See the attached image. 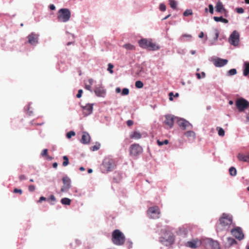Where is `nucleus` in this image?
<instances>
[{
  "instance_id": "obj_31",
  "label": "nucleus",
  "mask_w": 249,
  "mask_h": 249,
  "mask_svg": "<svg viewBox=\"0 0 249 249\" xmlns=\"http://www.w3.org/2000/svg\"><path fill=\"white\" fill-rule=\"evenodd\" d=\"M191 37H192V36L191 35H188L186 34H184V35H182V36L181 37V40L182 41H186L190 40L191 39Z\"/></svg>"
},
{
  "instance_id": "obj_24",
  "label": "nucleus",
  "mask_w": 249,
  "mask_h": 249,
  "mask_svg": "<svg viewBox=\"0 0 249 249\" xmlns=\"http://www.w3.org/2000/svg\"><path fill=\"white\" fill-rule=\"evenodd\" d=\"M184 135L188 139L193 140L196 139V133L193 131H188L184 133Z\"/></svg>"
},
{
  "instance_id": "obj_8",
  "label": "nucleus",
  "mask_w": 249,
  "mask_h": 249,
  "mask_svg": "<svg viewBox=\"0 0 249 249\" xmlns=\"http://www.w3.org/2000/svg\"><path fill=\"white\" fill-rule=\"evenodd\" d=\"M240 35L239 32H232L229 38V42L231 45L236 47L239 45Z\"/></svg>"
},
{
  "instance_id": "obj_42",
  "label": "nucleus",
  "mask_w": 249,
  "mask_h": 249,
  "mask_svg": "<svg viewBox=\"0 0 249 249\" xmlns=\"http://www.w3.org/2000/svg\"><path fill=\"white\" fill-rule=\"evenodd\" d=\"M218 128V135L220 136H224L225 135V131L222 128L219 127Z\"/></svg>"
},
{
  "instance_id": "obj_35",
  "label": "nucleus",
  "mask_w": 249,
  "mask_h": 249,
  "mask_svg": "<svg viewBox=\"0 0 249 249\" xmlns=\"http://www.w3.org/2000/svg\"><path fill=\"white\" fill-rule=\"evenodd\" d=\"M124 47L127 50H133L135 49V47L130 44H126L124 45Z\"/></svg>"
},
{
  "instance_id": "obj_53",
  "label": "nucleus",
  "mask_w": 249,
  "mask_h": 249,
  "mask_svg": "<svg viewBox=\"0 0 249 249\" xmlns=\"http://www.w3.org/2000/svg\"><path fill=\"white\" fill-rule=\"evenodd\" d=\"M236 11L238 13L242 14L244 12V10L242 8H236Z\"/></svg>"
},
{
  "instance_id": "obj_16",
  "label": "nucleus",
  "mask_w": 249,
  "mask_h": 249,
  "mask_svg": "<svg viewBox=\"0 0 249 249\" xmlns=\"http://www.w3.org/2000/svg\"><path fill=\"white\" fill-rule=\"evenodd\" d=\"M174 119V117L171 115H166L164 123L166 125H168L169 128H171L173 126Z\"/></svg>"
},
{
  "instance_id": "obj_20",
  "label": "nucleus",
  "mask_w": 249,
  "mask_h": 249,
  "mask_svg": "<svg viewBox=\"0 0 249 249\" xmlns=\"http://www.w3.org/2000/svg\"><path fill=\"white\" fill-rule=\"evenodd\" d=\"M96 95L99 97H104L106 95V90L102 87L96 88L94 90Z\"/></svg>"
},
{
  "instance_id": "obj_21",
  "label": "nucleus",
  "mask_w": 249,
  "mask_h": 249,
  "mask_svg": "<svg viewBox=\"0 0 249 249\" xmlns=\"http://www.w3.org/2000/svg\"><path fill=\"white\" fill-rule=\"evenodd\" d=\"M237 158L240 161L249 162V153L247 154L239 153Z\"/></svg>"
},
{
  "instance_id": "obj_47",
  "label": "nucleus",
  "mask_w": 249,
  "mask_h": 249,
  "mask_svg": "<svg viewBox=\"0 0 249 249\" xmlns=\"http://www.w3.org/2000/svg\"><path fill=\"white\" fill-rule=\"evenodd\" d=\"M41 156L42 157L47 156H48V149H44L41 152Z\"/></svg>"
},
{
  "instance_id": "obj_22",
  "label": "nucleus",
  "mask_w": 249,
  "mask_h": 249,
  "mask_svg": "<svg viewBox=\"0 0 249 249\" xmlns=\"http://www.w3.org/2000/svg\"><path fill=\"white\" fill-rule=\"evenodd\" d=\"M90 137L88 133L84 132L81 140V142L84 144L88 143L90 141Z\"/></svg>"
},
{
  "instance_id": "obj_48",
  "label": "nucleus",
  "mask_w": 249,
  "mask_h": 249,
  "mask_svg": "<svg viewBox=\"0 0 249 249\" xmlns=\"http://www.w3.org/2000/svg\"><path fill=\"white\" fill-rule=\"evenodd\" d=\"M160 9L161 11H164L166 10V5L163 3H161L160 5Z\"/></svg>"
},
{
  "instance_id": "obj_9",
  "label": "nucleus",
  "mask_w": 249,
  "mask_h": 249,
  "mask_svg": "<svg viewBox=\"0 0 249 249\" xmlns=\"http://www.w3.org/2000/svg\"><path fill=\"white\" fill-rule=\"evenodd\" d=\"M148 213L153 219H158L160 217V210L158 206H154L149 208L148 210Z\"/></svg>"
},
{
  "instance_id": "obj_54",
  "label": "nucleus",
  "mask_w": 249,
  "mask_h": 249,
  "mask_svg": "<svg viewBox=\"0 0 249 249\" xmlns=\"http://www.w3.org/2000/svg\"><path fill=\"white\" fill-rule=\"evenodd\" d=\"M126 124L128 126H130L133 124V122L132 120H128L126 122Z\"/></svg>"
},
{
  "instance_id": "obj_29",
  "label": "nucleus",
  "mask_w": 249,
  "mask_h": 249,
  "mask_svg": "<svg viewBox=\"0 0 249 249\" xmlns=\"http://www.w3.org/2000/svg\"><path fill=\"white\" fill-rule=\"evenodd\" d=\"M228 242L230 245V246H233V245L237 244V241L231 237H229L227 239Z\"/></svg>"
},
{
  "instance_id": "obj_64",
  "label": "nucleus",
  "mask_w": 249,
  "mask_h": 249,
  "mask_svg": "<svg viewBox=\"0 0 249 249\" xmlns=\"http://www.w3.org/2000/svg\"><path fill=\"white\" fill-rule=\"evenodd\" d=\"M88 172L89 173H91L92 172V170L91 169H89L88 170Z\"/></svg>"
},
{
  "instance_id": "obj_14",
  "label": "nucleus",
  "mask_w": 249,
  "mask_h": 249,
  "mask_svg": "<svg viewBox=\"0 0 249 249\" xmlns=\"http://www.w3.org/2000/svg\"><path fill=\"white\" fill-rule=\"evenodd\" d=\"M201 244V242L198 239H194L192 241H188L186 243V246L191 248L196 249L200 246Z\"/></svg>"
},
{
  "instance_id": "obj_25",
  "label": "nucleus",
  "mask_w": 249,
  "mask_h": 249,
  "mask_svg": "<svg viewBox=\"0 0 249 249\" xmlns=\"http://www.w3.org/2000/svg\"><path fill=\"white\" fill-rule=\"evenodd\" d=\"M243 74L247 76L249 74V62H245L244 64Z\"/></svg>"
},
{
  "instance_id": "obj_58",
  "label": "nucleus",
  "mask_w": 249,
  "mask_h": 249,
  "mask_svg": "<svg viewBox=\"0 0 249 249\" xmlns=\"http://www.w3.org/2000/svg\"><path fill=\"white\" fill-rule=\"evenodd\" d=\"M49 7L51 10H54L55 9V7L53 4H51Z\"/></svg>"
},
{
  "instance_id": "obj_63",
  "label": "nucleus",
  "mask_w": 249,
  "mask_h": 249,
  "mask_svg": "<svg viewBox=\"0 0 249 249\" xmlns=\"http://www.w3.org/2000/svg\"><path fill=\"white\" fill-rule=\"evenodd\" d=\"M79 170L81 171H83L85 170V168L83 167H80Z\"/></svg>"
},
{
  "instance_id": "obj_6",
  "label": "nucleus",
  "mask_w": 249,
  "mask_h": 249,
  "mask_svg": "<svg viewBox=\"0 0 249 249\" xmlns=\"http://www.w3.org/2000/svg\"><path fill=\"white\" fill-rule=\"evenodd\" d=\"M71 17V12L68 9L62 8L58 11L57 19L59 21L65 22L68 21Z\"/></svg>"
},
{
  "instance_id": "obj_40",
  "label": "nucleus",
  "mask_w": 249,
  "mask_h": 249,
  "mask_svg": "<svg viewBox=\"0 0 249 249\" xmlns=\"http://www.w3.org/2000/svg\"><path fill=\"white\" fill-rule=\"evenodd\" d=\"M114 67V66L111 64V63H109L108 64V68H107V71L110 73H113V71L112 70L113 68Z\"/></svg>"
},
{
  "instance_id": "obj_19",
  "label": "nucleus",
  "mask_w": 249,
  "mask_h": 249,
  "mask_svg": "<svg viewBox=\"0 0 249 249\" xmlns=\"http://www.w3.org/2000/svg\"><path fill=\"white\" fill-rule=\"evenodd\" d=\"M207 243L211 247L212 249H220V245L219 243L215 240L211 239L207 240Z\"/></svg>"
},
{
  "instance_id": "obj_52",
  "label": "nucleus",
  "mask_w": 249,
  "mask_h": 249,
  "mask_svg": "<svg viewBox=\"0 0 249 249\" xmlns=\"http://www.w3.org/2000/svg\"><path fill=\"white\" fill-rule=\"evenodd\" d=\"M14 193H19V194H21L22 193V191L21 189H18L17 188H15L14 190Z\"/></svg>"
},
{
  "instance_id": "obj_59",
  "label": "nucleus",
  "mask_w": 249,
  "mask_h": 249,
  "mask_svg": "<svg viewBox=\"0 0 249 249\" xmlns=\"http://www.w3.org/2000/svg\"><path fill=\"white\" fill-rule=\"evenodd\" d=\"M57 162H54L53 164V167L54 168H56L57 167Z\"/></svg>"
},
{
  "instance_id": "obj_27",
  "label": "nucleus",
  "mask_w": 249,
  "mask_h": 249,
  "mask_svg": "<svg viewBox=\"0 0 249 249\" xmlns=\"http://www.w3.org/2000/svg\"><path fill=\"white\" fill-rule=\"evenodd\" d=\"M61 202L63 205H69L71 204V200L68 198L65 197L61 199Z\"/></svg>"
},
{
  "instance_id": "obj_4",
  "label": "nucleus",
  "mask_w": 249,
  "mask_h": 249,
  "mask_svg": "<svg viewBox=\"0 0 249 249\" xmlns=\"http://www.w3.org/2000/svg\"><path fill=\"white\" fill-rule=\"evenodd\" d=\"M112 241L116 245H123L125 242V236L119 230H115L112 233Z\"/></svg>"
},
{
  "instance_id": "obj_49",
  "label": "nucleus",
  "mask_w": 249,
  "mask_h": 249,
  "mask_svg": "<svg viewBox=\"0 0 249 249\" xmlns=\"http://www.w3.org/2000/svg\"><path fill=\"white\" fill-rule=\"evenodd\" d=\"M28 189H29V191L30 192H34L36 189V187L33 185H30L28 187Z\"/></svg>"
},
{
  "instance_id": "obj_61",
  "label": "nucleus",
  "mask_w": 249,
  "mask_h": 249,
  "mask_svg": "<svg viewBox=\"0 0 249 249\" xmlns=\"http://www.w3.org/2000/svg\"><path fill=\"white\" fill-rule=\"evenodd\" d=\"M204 36L203 32H201L200 34L198 35L199 37L202 38Z\"/></svg>"
},
{
  "instance_id": "obj_41",
  "label": "nucleus",
  "mask_w": 249,
  "mask_h": 249,
  "mask_svg": "<svg viewBox=\"0 0 249 249\" xmlns=\"http://www.w3.org/2000/svg\"><path fill=\"white\" fill-rule=\"evenodd\" d=\"M205 75H206V74L204 72H202L201 74H200L199 73H196V76L198 79H200L202 77H203V78L205 77Z\"/></svg>"
},
{
  "instance_id": "obj_13",
  "label": "nucleus",
  "mask_w": 249,
  "mask_h": 249,
  "mask_svg": "<svg viewBox=\"0 0 249 249\" xmlns=\"http://www.w3.org/2000/svg\"><path fill=\"white\" fill-rule=\"evenodd\" d=\"M63 185L61 189L62 192H67L71 187V180L67 177H64L62 178Z\"/></svg>"
},
{
  "instance_id": "obj_32",
  "label": "nucleus",
  "mask_w": 249,
  "mask_h": 249,
  "mask_svg": "<svg viewBox=\"0 0 249 249\" xmlns=\"http://www.w3.org/2000/svg\"><path fill=\"white\" fill-rule=\"evenodd\" d=\"M169 4L171 8L174 9L177 8V2L175 0H169Z\"/></svg>"
},
{
  "instance_id": "obj_43",
  "label": "nucleus",
  "mask_w": 249,
  "mask_h": 249,
  "mask_svg": "<svg viewBox=\"0 0 249 249\" xmlns=\"http://www.w3.org/2000/svg\"><path fill=\"white\" fill-rule=\"evenodd\" d=\"M129 90L127 88H124L122 92V95H127L129 94Z\"/></svg>"
},
{
  "instance_id": "obj_11",
  "label": "nucleus",
  "mask_w": 249,
  "mask_h": 249,
  "mask_svg": "<svg viewBox=\"0 0 249 249\" xmlns=\"http://www.w3.org/2000/svg\"><path fill=\"white\" fill-rule=\"evenodd\" d=\"M142 149L138 144L134 143L130 147V153L132 156H137L142 152Z\"/></svg>"
},
{
  "instance_id": "obj_10",
  "label": "nucleus",
  "mask_w": 249,
  "mask_h": 249,
  "mask_svg": "<svg viewBox=\"0 0 249 249\" xmlns=\"http://www.w3.org/2000/svg\"><path fill=\"white\" fill-rule=\"evenodd\" d=\"M231 234L239 241L244 238V234L241 228L237 227L231 231Z\"/></svg>"
},
{
  "instance_id": "obj_1",
  "label": "nucleus",
  "mask_w": 249,
  "mask_h": 249,
  "mask_svg": "<svg viewBox=\"0 0 249 249\" xmlns=\"http://www.w3.org/2000/svg\"><path fill=\"white\" fill-rule=\"evenodd\" d=\"M232 218L229 214L223 213L219 219V223L216 226L217 231L228 230L232 224Z\"/></svg>"
},
{
  "instance_id": "obj_3",
  "label": "nucleus",
  "mask_w": 249,
  "mask_h": 249,
  "mask_svg": "<svg viewBox=\"0 0 249 249\" xmlns=\"http://www.w3.org/2000/svg\"><path fill=\"white\" fill-rule=\"evenodd\" d=\"M116 165L114 160L106 158H105L101 166V170L103 173H107L112 171Z\"/></svg>"
},
{
  "instance_id": "obj_36",
  "label": "nucleus",
  "mask_w": 249,
  "mask_h": 249,
  "mask_svg": "<svg viewBox=\"0 0 249 249\" xmlns=\"http://www.w3.org/2000/svg\"><path fill=\"white\" fill-rule=\"evenodd\" d=\"M135 86L136 88L139 89L142 88L143 86V84L141 81H137L135 82Z\"/></svg>"
},
{
  "instance_id": "obj_46",
  "label": "nucleus",
  "mask_w": 249,
  "mask_h": 249,
  "mask_svg": "<svg viewBox=\"0 0 249 249\" xmlns=\"http://www.w3.org/2000/svg\"><path fill=\"white\" fill-rule=\"evenodd\" d=\"M75 133L73 131H70L67 134V137L68 138H71L72 136H74Z\"/></svg>"
},
{
  "instance_id": "obj_33",
  "label": "nucleus",
  "mask_w": 249,
  "mask_h": 249,
  "mask_svg": "<svg viewBox=\"0 0 249 249\" xmlns=\"http://www.w3.org/2000/svg\"><path fill=\"white\" fill-rule=\"evenodd\" d=\"M63 159L64 160V161L63 162V166H67L69 163V159L67 156H64L63 157Z\"/></svg>"
},
{
  "instance_id": "obj_51",
  "label": "nucleus",
  "mask_w": 249,
  "mask_h": 249,
  "mask_svg": "<svg viewBox=\"0 0 249 249\" xmlns=\"http://www.w3.org/2000/svg\"><path fill=\"white\" fill-rule=\"evenodd\" d=\"M82 93H83V90L82 89H79L78 91V93L76 95V97L78 98H80L81 96H82Z\"/></svg>"
},
{
  "instance_id": "obj_50",
  "label": "nucleus",
  "mask_w": 249,
  "mask_h": 249,
  "mask_svg": "<svg viewBox=\"0 0 249 249\" xmlns=\"http://www.w3.org/2000/svg\"><path fill=\"white\" fill-rule=\"evenodd\" d=\"M48 200H51L54 202L56 201V198L53 195H51L50 197L48 198Z\"/></svg>"
},
{
  "instance_id": "obj_60",
  "label": "nucleus",
  "mask_w": 249,
  "mask_h": 249,
  "mask_svg": "<svg viewBox=\"0 0 249 249\" xmlns=\"http://www.w3.org/2000/svg\"><path fill=\"white\" fill-rule=\"evenodd\" d=\"M121 89L120 88H117L116 89V92L117 93H120L121 92Z\"/></svg>"
},
{
  "instance_id": "obj_2",
  "label": "nucleus",
  "mask_w": 249,
  "mask_h": 249,
  "mask_svg": "<svg viewBox=\"0 0 249 249\" xmlns=\"http://www.w3.org/2000/svg\"><path fill=\"white\" fill-rule=\"evenodd\" d=\"M138 43L141 48L150 51H158L160 48V45L151 38H142L139 40Z\"/></svg>"
},
{
  "instance_id": "obj_56",
  "label": "nucleus",
  "mask_w": 249,
  "mask_h": 249,
  "mask_svg": "<svg viewBox=\"0 0 249 249\" xmlns=\"http://www.w3.org/2000/svg\"><path fill=\"white\" fill-rule=\"evenodd\" d=\"M209 11L211 13V14H213V6L212 5V4H210L209 5Z\"/></svg>"
},
{
  "instance_id": "obj_55",
  "label": "nucleus",
  "mask_w": 249,
  "mask_h": 249,
  "mask_svg": "<svg viewBox=\"0 0 249 249\" xmlns=\"http://www.w3.org/2000/svg\"><path fill=\"white\" fill-rule=\"evenodd\" d=\"M46 200V198L44 197V196H41L39 200H38V203H41L43 201H45Z\"/></svg>"
},
{
  "instance_id": "obj_26",
  "label": "nucleus",
  "mask_w": 249,
  "mask_h": 249,
  "mask_svg": "<svg viewBox=\"0 0 249 249\" xmlns=\"http://www.w3.org/2000/svg\"><path fill=\"white\" fill-rule=\"evenodd\" d=\"M93 82V80L92 79H89L88 80V82H89V84H85V88L86 89H87L88 90H89L91 92L92 90L91 89V86Z\"/></svg>"
},
{
  "instance_id": "obj_45",
  "label": "nucleus",
  "mask_w": 249,
  "mask_h": 249,
  "mask_svg": "<svg viewBox=\"0 0 249 249\" xmlns=\"http://www.w3.org/2000/svg\"><path fill=\"white\" fill-rule=\"evenodd\" d=\"M236 70L235 69H232L228 71V73L230 75H235L236 73Z\"/></svg>"
},
{
  "instance_id": "obj_57",
  "label": "nucleus",
  "mask_w": 249,
  "mask_h": 249,
  "mask_svg": "<svg viewBox=\"0 0 249 249\" xmlns=\"http://www.w3.org/2000/svg\"><path fill=\"white\" fill-rule=\"evenodd\" d=\"M19 179L20 180H24V179H26V177L25 175H20L19 177Z\"/></svg>"
},
{
  "instance_id": "obj_18",
  "label": "nucleus",
  "mask_w": 249,
  "mask_h": 249,
  "mask_svg": "<svg viewBox=\"0 0 249 249\" xmlns=\"http://www.w3.org/2000/svg\"><path fill=\"white\" fill-rule=\"evenodd\" d=\"M213 62L216 67H222L227 64L228 60L227 59L217 58L214 59Z\"/></svg>"
},
{
  "instance_id": "obj_7",
  "label": "nucleus",
  "mask_w": 249,
  "mask_h": 249,
  "mask_svg": "<svg viewBox=\"0 0 249 249\" xmlns=\"http://www.w3.org/2000/svg\"><path fill=\"white\" fill-rule=\"evenodd\" d=\"M235 105L239 112H242L249 107V102L242 98L237 99Z\"/></svg>"
},
{
  "instance_id": "obj_39",
  "label": "nucleus",
  "mask_w": 249,
  "mask_h": 249,
  "mask_svg": "<svg viewBox=\"0 0 249 249\" xmlns=\"http://www.w3.org/2000/svg\"><path fill=\"white\" fill-rule=\"evenodd\" d=\"M100 144L98 143L94 146H91L90 147V149H91V150H92L93 151H96V150H98L100 148Z\"/></svg>"
},
{
  "instance_id": "obj_12",
  "label": "nucleus",
  "mask_w": 249,
  "mask_h": 249,
  "mask_svg": "<svg viewBox=\"0 0 249 249\" xmlns=\"http://www.w3.org/2000/svg\"><path fill=\"white\" fill-rule=\"evenodd\" d=\"M177 123L178 126L183 130L187 128L191 129L193 127L192 125L188 121L183 119H178Z\"/></svg>"
},
{
  "instance_id": "obj_38",
  "label": "nucleus",
  "mask_w": 249,
  "mask_h": 249,
  "mask_svg": "<svg viewBox=\"0 0 249 249\" xmlns=\"http://www.w3.org/2000/svg\"><path fill=\"white\" fill-rule=\"evenodd\" d=\"M179 96V94L178 93H176L175 95L173 92H170L169 93V100L170 101L173 100V96L174 97H178Z\"/></svg>"
},
{
  "instance_id": "obj_5",
  "label": "nucleus",
  "mask_w": 249,
  "mask_h": 249,
  "mask_svg": "<svg viewBox=\"0 0 249 249\" xmlns=\"http://www.w3.org/2000/svg\"><path fill=\"white\" fill-rule=\"evenodd\" d=\"M163 231L165 232L164 236L160 237V242L165 246L172 244L175 239L174 234L169 231L163 230Z\"/></svg>"
},
{
  "instance_id": "obj_15",
  "label": "nucleus",
  "mask_w": 249,
  "mask_h": 249,
  "mask_svg": "<svg viewBox=\"0 0 249 249\" xmlns=\"http://www.w3.org/2000/svg\"><path fill=\"white\" fill-rule=\"evenodd\" d=\"M83 113L85 116L90 115L93 110V104H88L85 106L82 107Z\"/></svg>"
},
{
  "instance_id": "obj_44",
  "label": "nucleus",
  "mask_w": 249,
  "mask_h": 249,
  "mask_svg": "<svg viewBox=\"0 0 249 249\" xmlns=\"http://www.w3.org/2000/svg\"><path fill=\"white\" fill-rule=\"evenodd\" d=\"M192 14V10H188V9L185 10V12L183 13V15L184 16H186V17L188 16L189 15H191Z\"/></svg>"
},
{
  "instance_id": "obj_34",
  "label": "nucleus",
  "mask_w": 249,
  "mask_h": 249,
  "mask_svg": "<svg viewBox=\"0 0 249 249\" xmlns=\"http://www.w3.org/2000/svg\"><path fill=\"white\" fill-rule=\"evenodd\" d=\"M229 172L231 176H234L236 175V170L233 167H231L229 169Z\"/></svg>"
},
{
  "instance_id": "obj_37",
  "label": "nucleus",
  "mask_w": 249,
  "mask_h": 249,
  "mask_svg": "<svg viewBox=\"0 0 249 249\" xmlns=\"http://www.w3.org/2000/svg\"><path fill=\"white\" fill-rule=\"evenodd\" d=\"M157 143L159 145L161 146L163 144H167L169 143V141L167 140H165L163 141H160V140H158Z\"/></svg>"
},
{
  "instance_id": "obj_17",
  "label": "nucleus",
  "mask_w": 249,
  "mask_h": 249,
  "mask_svg": "<svg viewBox=\"0 0 249 249\" xmlns=\"http://www.w3.org/2000/svg\"><path fill=\"white\" fill-rule=\"evenodd\" d=\"M28 38L29 43L32 45H36L38 43V36L33 33L30 34Z\"/></svg>"
},
{
  "instance_id": "obj_28",
  "label": "nucleus",
  "mask_w": 249,
  "mask_h": 249,
  "mask_svg": "<svg viewBox=\"0 0 249 249\" xmlns=\"http://www.w3.org/2000/svg\"><path fill=\"white\" fill-rule=\"evenodd\" d=\"M216 11L218 12H221L222 10L223 9V5L222 2L219 1L217 3L215 6Z\"/></svg>"
},
{
  "instance_id": "obj_62",
  "label": "nucleus",
  "mask_w": 249,
  "mask_h": 249,
  "mask_svg": "<svg viewBox=\"0 0 249 249\" xmlns=\"http://www.w3.org/2000/svg\"><path fill=\"white\" fill-rule=\"evenodd\" d=\"M214 36H215V39H217V37H218V33H217V32H215V35H214Z\"/></svg>"
},
{
  "instance_id": "obj_30",
  "label": "nucleus",
  "mask_w": 249,
  "mask_h": 249,
  "mask_svg": "<svg viewBox=\"0 0 249 249\" xmlns=\"http://www.w3.org/2000/svg\"><path fill=\"white\" fill-rule=\"evenodd\" d=\"M214 19L216 21H221L224 23H227L228 22L227 19L224 18L222 17H214Z\"/></svg>"
},
{
  "instance_id": "obj_23",
  "label": "nucleus",
  "mask_w": 249,
  "mask_h": 249,
  "mask_svg": "<svg viewBox=\"0 0 249 249\" xmlns=\"http://www.w3.org/2000/svg\"><path fill=\"white\" fill-rule=\"evenodd\" d=\"M129 137L131 139L138 140L142 138V134L138 131H134L130 133Z\"/></svg>"
}]
</instances>
